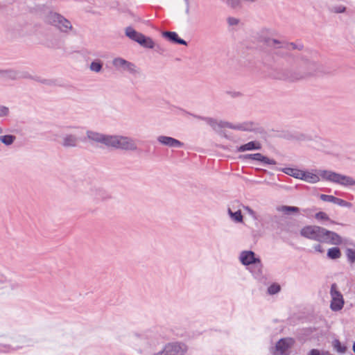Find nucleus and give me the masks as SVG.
Here are the masks:
<instances>
[{"label":"nucleus","mask_w":355,"mask_h":355,"mask_svg":"<svg viewBox=\"0 0 355 355\" xmlns=\"http://www.w3.org/2000/svg\"><path fill=\"white\" fill-rule=\"evenodd\" d=\"M87 135L89 139L104 144L108 148H114L123 150L136 149L135 142L128 137L116 135H107L94 131H88Z\"/></svg>","instance_id":"f257e3e1"},{"label":"nucleus","mask_w":355,"mask_h":355,"mask_svg":"<svg viewBox=\"0 0 355 355\" xmlns=\"http://www.w3.org/2000/svg\"><path fill=\"white\" fill-rule=\"evenodd\" d=\"M44 21L49 24L55 26L62 32H68L72 28L71 23L57 12H49L44 17Z\"/></svg>","instance_id":"f03ea898"},{"label":"nucleus","mask_w":355,"mask_h":355,"mask_svg":"<svg viewBox=\"0 0 355 355\" xmlns=\"http://www.w3.org/2000/svg\"><path fill=\"white\" fill-rule=\"evenodd\" d=\"M300 233L302 236L308 239H314L320 242L327 241L326 239H324L326 230L318 226H306L301 230Z\"/></svg>","instance_id":"7ed1b4c3"},{"label":"nucleus","mask_w":355,"mask_h":355,"mask_svg":"<svg viewBox=\"0 0 355 355\" xmlns=\"http://www.w3.org/2000/svg\"><path fill=\"white\" fill-rule=\"evenodd\" d=\"M125 35L129 38L137 42L144 47L149 49H153L154 47L155 44L151 38L144 36L143 34L137 32L130 27L126 28Z\"/></svg>","instance_id":"20e7f679"},{"label":"nucleus","mask_w":355,"mask_h":355,"mask_svg":"<svg viewBox=\"0 0 355 355\" xmlns=\"http://www.w3.org/2000/svg\"><path fill=\"white\" fill-rule=\"evenodd\" d=\"M331 309L335 311L340 310L344 305V300L343 295L337 291L336 284L331 286Z\"/></svg>","instance_id":"39448f33"},{"label":"nucleus","mask_w":355,"mask_h":355,"mask_svg":"<svg viewBox=\"0 0 355 355\" xmlns=\"http://www.w3.org/2000/svg\"><path fill=\"white\" fill-rule=\"evenodd\" d=\"M258 40L260 42L268 47L280 49L284 46V42L282 41L279 39L272 37L264 33H261L259 34Z\"/></svg>","instance_id":"423d86ee"},{"label":"nucleus","mask_w":355,"mask_h":355,"mask_svg":"<svg viewBox=\"0 0 355 355\" xmlns=\"http://www.w3.org/2000/svg\"><path fill=\"white\" fill-rule=\"evenodd\" d=\"M292 338H283L279 340L275 346V355H284L293 345Z\"/></svg>","instance_id":"0eeeda50"},{"label":"nucleus","mask_w":355,"mask_h":355,"mask_svg":"<svg viewBox=\"0 0 355 355\" xmlns=\"http://www.w3.org/2000/svg\"><path fill=\"white\" fill-rule=\"evenodd\" d=\"M159 355H183V350L178 345L170 344Z\"/></svg>","instance_id":"6e6552de"},{"label":"nucleus","mask_w":355,"mask_h":355,"mask_svg":"<svg viewBox=\"0 0 355 355\" xmlns=\"http://www.w3.org/2000/svg\"><path fill=\"white\" fill-rule=\"evenodd\" d=\"M113 64L116 67H122V68L127 69L131 72L137 71L136 67L135 64H133L132 63L128 62V61H126L122 58H115L113 60Z\"/></svg>","instance_id":"1a4fd4ad"},{"label":"nucleus","mask_w":355,"mask_h":355,"mask_svg":"<svg viewBox=\"0 0 355 355\" xmlns=\"http://www.w3.org/2000/svg\"><path fill=\"white\" fill-rule=\"evenodd\" d=\"M324 239L327 240V241H326L327 243H329L333 245H338L342 242V239L340 236L327 230L326 233L324 234Z\"/></svg>","instance_id":"9d476101"},{"label":"nucleus","mask_w":355,"mask_h":355,"mask_svg":"<svg viewBox=\"0 0 355 355\" xmlns=\"http://www.w3.org/2000/svg\"><path fill=\"white\" fill-rule=\"evenodd\" d=\"M241 261L244 265H248L254 263L257 261L259 262V259H255L254 254L252 251L243 252L241 254Z\"/></svg>","instance_id":"9b49d317"},{"label":"nucleus","mask_w":355,"mask_h":355,"mask_svg":"<svg viewBox=\"0 0 355 355\" xmlns=\"http://www.w3.org/2000/svg\"><path fill=\"white\" fill-rule=\"evenodd\" d=\"M158 140L160 143L171 147H180L182 146L179 141L168 137H159Z\"/></svg>","instance_id":"f8f14e48"},{"label":"nucleus","mask_w":355,"mask_h":355,"mask_svg":"<svg viewBox=\"0 0 355 355\" xmlns=\"http://www.w3.org/2000/svg\"><path fill=\"white\" fill-rule=\"evenodd\" d=\"M246 158L261 161L269 164H275V162L274 160L268 159V157L263 156L261 153L248 155H246Z\"/></svg>","instance_id":"ddd939ff"},{"label":"nucleus","mask_w":355,"mask_h":355,"mask_svg":"<svg viewBox=\"0 0 355 355\" xmlns=\"http://www.w3.org/2000/svg\"><path fill=\"white\" fill-rule=\"evenodd\" d=\"M320 173L317 175L313 173L303 171L301 179L310 183H315L320 180Z\"/></svg>","instance_id":"4468645a"},{"label":"nucleus","mask_w":355,"mask_h":355,"mask_svg":"<svg viewBox=\"0 0 355 355\" xmlns=\"http://www.w3.org/2000/svg\"><path fill=\"white\" fill-rule=\"evenodd\" d=\"M340 174H337L331 171H320V176L323 179L337 182Z\"/></svg>","instance_id":"2eb2a0df"},{"label":"nucleus","mask_w":355,"mask_h":355,"mask_svg":"<svg viewBox=\"0 0 355 355\" xmlns=\"http://www.w3.org/2000/svg\"><path fill=\"white\" fill-rule=\"evenodd\" d=\"M337 182L344 186H352L355 184V180L351 177L339 175Z\"/></svg>","instance_id":"dca6fc26"},{"label":"nucleus","mask_w":355,"mask_h":355,"mask_svg":"<svg viewBox=\"0 0 355 355\" xmlns=\"http://www.w3.org/2000/svg\"><path fill=\"white\" fill-rule=\"evenodd\" d=\"M163 35L164 36L167 37L171 41H173L176 43L184 44V45L187 44L186 42L184 40L179 39L178 37V35L175 32H164L163 33Z\"/></svg>","instance_id":"f3484780"},{"label":"nucleus","mask_w":355,"mask_h":355,"mask_svg":"<svg viewBox=\"0 0 355 355\" xmlns=\"http://www.w3.org/2000/svg\"><path fill=\"white\" fill-rule=\"evenodd\" d=\"M261 144L258 142L251 141L239 147V151L250 150L252 149H260Z\"/></svg>","instance_id":"a211bd4d"},{"label":"nucleus","mask_w":355,"mask_h":355,"mask_svg":"<svg viewBox=\"0 0 355 355\" xmlns=\"http://www.w3.org/2000/svg\"><path fill=\"white\" fill-rule=\"evenodd\" d=\"M328 257L331 259H338L340 255V251L338 248H332L329 249L327 252Z\"/></svg>","instance_id":"6ab92c4d"},{"label":"nucleus","mask_w":355,"mask_h":355,"mask_svg":"<svg viewBox=\"0 0 355 355\" xmlns=\"http://www.w3.org/2000/svg\"><path fill=\"white\" fill-rule=\"evenodd\" d=\"M286 173H287L288 175L293 176L295 178L301 179V177L303 175V171L298 170V169L289 168H286Z\"/></svg>","instance_id":"aec40b11"},{"label":"nucleus","mask_w":355,"mask_h":355,"mask_svg":"<svg viewBox=\"0 0 355 355\" xmlns=\"http://www.w3.org/2000/svg\"><path fill=\"white\" fill-rule=\"evenodd\" d=\"M178 6L180 10L187 13L189 12V0H178Z\"/></svg>","instance_id":"412c9836"},{"label":"nucleus","mask_w":355,"mask_h":355,"mask_svg":"<svg viewBox=\"0 0 355 355\" xmlns=\"http://www.w3.org/2000/svg\"><path fill=\"white\" fill-rule=\"evenodd\" d=\"M228 213L230 215L231 218L234 221H236V222H242L243 221V216L240 211L233 213L230 209H229Z\"/></svg>","instance_id":"4be33fe9"},{"label":"nucleus","mask_w":355,"mask_h":355,"mask_svg":"<svg viewBox=\"0 0 355 355\" xmlns=\"http://www.w3.org/2000/svg\"><path fill=\"white\" fill-rule=\"evenodd\" d=\"M333 346L334 349L340 353H344L346 350V347L341 345L340 342L338 340L333 341Z\"/></svg>","instance_id":"5701e85b"},{"label":"nucleus","mask_w":355,"mask_h":355,"mask_svg":"<svg viewBox=\"0 0 355 355\" xmlns=\"http://www.w3.org/2000/svg\"><path fill=\"white\" fill-rule=\"evenodd\" d=\"M15 137L12 135H5L0 137V141L6 145L11 144L14 141Z\"/></svg>","instance_id":"b1692460"},{"label":"nucleus","mask_w":355,"mask_h":355,"mask_svg":"<svg viewBox=\"0 0 355 355\" xmlns=\"http://www.w3.org/2000/svg\"><path fill=\"white\" fill-rule=\"evenodd\" d=\"M280 290V286L278 284H272L268 288V293L270 294L277 293Z\"/></svg>","instance_id":"393cba45"},{"label":"nucleus","mask_w":355,"mask_h":355,"mask_svg":"<svg viewBox=\"0 0 355 355\" xmlns=\"http://www.w3.org/2000/svg\"><path fill=\"white\" fill-rule=\"evenodd\" d=\"M280 210L285 213H289L290 211L297 212L298 209L295 207H282Z\"/></svg>","instance_id":"a878e982"},{"label":"nucleus","mask_w":355,"mask_h":355,"mask_svg":"<svg viewBox=\"0 0 355 355\" xmlns=\"http://www.w3.org/2000/svg\"><path fill=\"white\" fill-rule=\"evenodd\" d=\"M74 144H75V138L73 137L69 136L65 138V140H64L65 146H73Z\"/></svg>","instance_id":"bb28decb"},{"label":"nucleus","mask_w":355,"mask_h":355,"mask_svg":"<svg viewBox=\"0 0 355 355\" xmlns=\"http://www.w3.org/2000/svg\"><path fill=\"white\" fill-rule=\"evenodd\" d=\"M227 3L232 8H236L241 5V0H227Z\"/></svg>","instance_id":"cd10ccee"},{"label":"nucleus","mask_w":355,"mask_h":355,"mask_svg":"<svg viewBox=\"0 0 355 355\" xmlns=\"http://www.w3.org/2000/svg\"><path fill=\"white\" fill-rule=\"evenodd\" d=\"M90 69L94 71H99L101 69V64L99 62H92Z\"/></svg>","instance_id":"c85d7f7f"},{"label":"nucleus","mask_w":355,"mask_h":355,"mask_svg":"<svg viewBox=\"0 0 355 355\" xmlns=\"http://www.w3.org/2000/svg\"><path fill=\"white\" fill-rule=\"evenodd\" d=\"M320 198L325 202H334L336 198L332 196L321 195Z\"/></svg>","instance_id":"c756f323"},{"label":"nucleus","mask_w":355,"mask_h":355,"mask_svg":"<svg viewBox=\"0 0 355 355\" xmlns=\"http://www.w3.org/2000/svg\"><path fill=\"white\" fill-rule=\"evenodd\" d=\"M315 218L320 220H326L328 219V216L324 212H319L315 214Z\"/></svg>","instance_id":"7c9ffc66"},{"label":"nucleus","mask_w":355,"mask_h":355,"mask_svg":"<svg viewBox=\"0 0 355 355\" xmlns=\"http://www.w3.org/2000/svg\"><path fill=\"white\" fill-rule=\"evenodd\" d=\"M347 257L348 259L354 262L355 261V251L352 250H347Z\"/></svg>","instance_id":"2f4dec72"},{"label":"nucleus","mask_w":355,"mask_h":355,"mask_svg":"<svg viewBox=\"0 0 355 355\" xmlns=\"http://www.w3.org/2000/svg\"><path fill=\"white\" fill-rule=\"evenodd\" d=\"M228 21H229L230 24H231V25H236V24H238L239 19H236V18H230L228 19Z\"/></svg>","instance_id":"473e14b6"},{"label":"nucleus","mask_w":355,"mask_h":355,"mask_svg":"<svg viewBox=\"0 0 355 355\" xmlns=\"http://www.w3.org/2000/svg\"><path fill=\"white\" fill-rule=\"evenodd\" d=\"M345 8L344 6H339L338 8H335L334 11L336 12H342L345 11Z\"/></svg>","instance_id":"72a5a7b5"},{"label":"nucleus","mask_w":355,"mask_h":355,"mask_svg":"<svg viewBox=\"0 0 355 355\" xmlns=\"http://www.w3.org/2000/svg\"><path fill=\"white\" fill-rule=\"evenodd\" d=\"M309 355H321L320 352L316 349H313L310 352Z\"/></svg>","instance_id":"f704fd0d"},{"label":"nucleus","mask_w":355,"mask_h":355,"mask_svg":"<svg viewBox=\"0 0 355 355\" xmlns=\"http://www.w3.org/2000/svg\"><path fill=\"white\" fill-rule=\"evenodd\" d=\"M315 250H317L318 252H323V250H322V247L320 245H316L315 247Z\"/></svg>","instance_id":"c9c22d12"},{"label":"nucleus","mask_w":355,"mask_h":355,"mask_svg":"<svg viewBox=\"0 0 355 355\" xmlns=\"http://www.w3.org/2000/svg\"><path fill=\"white\" fill-rule=\"evenodd\" d=\"M353 351H354V352L355 353V343H354V345H353Z\"/></svg>","instance_id":"e433bc0d"}]
</instances>
